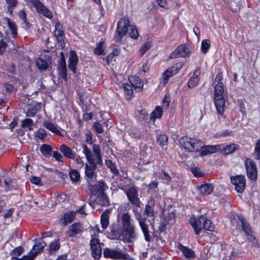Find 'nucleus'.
I'll return each instance as SVG.
<instances>
[{
  "label": "nucleus",
  "instance_id": "13",
  "mask_svg": "<svg viewBox=\"0 0 260 260\" xmlns=\"http://www.w3.org/2000/svg\"><path fill=\"white\" fill-rule=\"evenodd\" d=\"M92 255L94 258H99L102 254V248L99 240L97 238H92L90 243Z\"/></svg>",
  "mask_w": 260,
  "mask_h": 260
},
{
  "label": "nucleus",
  "instance_id": "19",
  "mask_svg": "<svg viewBox=\"0 0 260 260\" xmlns=\"http://www.w3.org/2000/svg\"><path fill=\"white\" fill-rule=\"evenodd\" d=\"M43 126L47 129L49 130L52 133H54L58 136H63L62 133L61 128L59 127L56 124L53 123L49 121H45L43 122Z\"/></svg>",
  "mask_w": 260,
  "mask_h": 260
},
{
  "label": "nucleus",
  "instance_id": "41",
  "mask_svg": "<svg viewBox=\"0 0 260 260\" xmlns=\"http://www.w3.org/2000/svg\"><path fill=\"white\" fill-rule=\"evenodd\" d=\"M94 53L98 55L105 54V46L103 42L97 44L94 50Z\"/></svg>",
  "mask_w": 260,
  "mask_h": 260
},
{
  "label": "nucleus",
  "instance_id": "32",
  "mask_svg": "<svg viewBox=\"0 0 260 260\" xmlns=\"http://www.w3.org/2000/svg\"><path fill=\"white\" fill-rule=\"evenodd\" d=\"M139 225L144 235L145 240L146 241L150 242L151 241V236L150 235V231L148 230V225L147 224L146 222H144Z\"/></svg>",
  "mask_w": 260,
  "mask_h": 260
},
{
  "label": "nucleus",
  "instance_id": "43",
  "mask_svg": "<svg viewBox=\"0 0 260 260\" xmlns=\"http://www.w3.org/2000/svg\"><path fill=\"white\" fill-rule=\"evenodd\" d=\"M89 188L90 190L92 191H99L100 192H103L106 189L108 188L107 185L106 184V183L104 181H99L98 183V184L95 185V189H92V187Z\"/></svg>",
  "mask_w": 260,
  "mask_h": 260
},
{
  "label": "nucleus",
  "instance_id": "22",
  "mask_svg": "<svg viewBox=\"0 0 260 260\" xmlns=\"http://www.w3.org/2000/svg\"><path fill=\"white\" fill-rule=\"evenodd\" d=\"M50 63L49 58H47V60L46 57L45 59L38 58L36 60V64L40 71L46 70L48 68Z\"/></svg>",
  "mask_w": 260,
  "mask_h": 260
},
{
  "label": "nucleus",
  "instance_id": "60",
  "mask_svg": "<svg viewBox=\"0 0 260 260\" xmlns=\"http://www.w3.org/2000/svg\"><path fill=\"white\" fill-rule=\"evenodd\" d=\"M37 112V110L35 107L29 108L26 112V116L27 117H34Z\"/></svg>",
  "mask_w": 260,
  "mask_h": 260
},
{
  "label": "nucleus",
  "instance_id": "23",
  "mask_svg": "<svg viewBox=\"0 0 260 260\" xmlns=\"http://www.w3.org/2000/svg\"><path fill=\"white\" fill-rule=\"evenodd\" d=\"M55 27L54 36L56 37L58 42L61 43L63 42L64 38L62 26L59 22H57L55 24Z\"/></svg>",
  "mask_w": 260,
  "mask_h": 260
},
{
  "label": "nucleus",
  "instance_id": "28",
  "mask_svg": "<svg viewBox=\"0 0 260 260\" xmlns=\"http://www.w3.org/2000/svg\"><path fill=\"white\" fill-rule=\"evenodd\" d=\"M94 204L95 207V205L106 206L108 205V200L105 194H100L96 197L94 201Z\"/></svg>",
  "mask_w": 260,
  "mask_h": 260
},
{
  "label": "nucleus",
  "instance_id": "14",
  "mask_svg": "<svg viewBox=\"0 0 260 260\" xmlns=\"http://www.w3.org/2000/svg\"><path fill=\"white\" fill-rule=\"evenodd\" d=\"M203 222L204 220V216H200L198 219L195 217H191L190 219L189 222L194 229V232L197 235L200 234L203 229Z\"/></svg>",
  "mask_w": 260,
  "mask_h": 260
},
{
  "label": "nucleus",
  "instance_id": "64",
  "mask_svg": "<svg viewBox=\"0 0 260 260\" xmlns=\"http://www.w3.org/2000/svg\"><path fill=\"white\" fill-rule=\"evenodd\" d=\"M161 179L165 180L167 181H170L171 180V177L170 176L169 174L165 171H162L161 175Z\"/></svg>",
  "mask_w": 260,
  "mask_h": 260
},
{
  "label": "nucleus",
  "instance_id": "17",
  "mask_svg": "<svg viewBox=\"0 0 260 260\" xmlns=\"http://www.w3.org/2000/svg\"><path fill=\"white\" fill-rule=\"evenodd\" d=\"M214 104L218 113L223 115L225 107V99L224 96L214 97Z\"/></svg>",
  "mask_w": 260,
  "mask_h": 260
},
{
  "label": "nucleus",
  "instance_id": "46",
  "mask_svg": "<svg viewBox=\"0 0 260 260\" xmlns=\"http://www.w3.org/2000/svg\"><path fill=\"white\" fill-rule=\"evenodd\" d=\"M205 222H203V228L205 230L212 231L214 229V226L211 221L204 216Z\"/></svg>",
  "mask_w": 260,
  "mask_h": 260
},
{
  "label": "nucleus",
  "instance_id": "53",
  "mask_svg": "<svg viewBox=\"0 0 260 260\" xmlns=\"http://www.w3.org/2000/svg\"><path fill=\"white\" fill-rule=\"evenodd\" d=\"M151 45L148 42L144 43L140 49V55H143L145 52L150 48Z\"/></svg>",
  "mask_w": 260,
  "mask_h": 260
},
{
  "label": "nucleus",
  "instance_id": "42",
  "mask_svg": "<svg viewBox=\"0 0 260 260\" xmlns=\"http://www.w3.org/2000/svg\"><path fill=\"white\" fill-rule=\"evenodd\" d=\"M75 212H71L64 214L63 216L64 223L67 224L69 223L72 222L74 220L75 218Z\"/></svg>",
  "mask_w": 260,
  "mask_h": 260
},
{
  "label": "nucleus",
  "instance_id": "40",
  "mask_svg": "<svg viewBox=\"0 0 260 260\" xmlns=\"http://www.w3.org/2000/svg\"><path fill=\"white\" fill-rule=\"evenodd\" d=\"M239 148V145L235 144H231L230 145H226L224 148V153L226 154H229L233 153Z\"/></svg>",
  "mask_w": 260,
  "mask_h": 260
},
{
  "label": "nucleus",
  "instance_id": "24",
  "mask_svg": "<svg viewBox=\"0 0 260 260\" xmlns=\"http://www.w3.org/2000/svg\"><path fill=\"white\" fill-rule=\"evenodd\" d=\"M110 212V209H106L101 216V222L104 230L106 229L108 226L109 223V214Z\"/></svg>",
  "mask_w": 260,
  "mask_h": 260
},
{
  "label": "nucleus",
  "instance_id": "48",
  "mask_svg": "<svg viewBox=\"0 0 260 260\" xmlns=\"http://www.w3.org/2000/svg\"><path fill=\"white\" fill-rule=\"evenodd\" d=\"M4 187L6 191L11 190L12 189L14 188V182L10 178H7L4 181Z\"/></svg>",
  "mask_w": 260,
  "mask_h": 260
},
{
  "label": "nucleus",
  "instance_id": "6",
  "mask_svg": "<svg viewBox=\"0 0 260 260\" xmlns=\"http://www.w3.org/2000/svg\"><path fill=\"white\" fill-rule=\"evenodd\" d=\"M155 206V202L153 200H150L148 204L145 206L144 214L149 218L148 221L152 228H153L154 223V218L156 216L157 212L154 211V207Z\"/></svg>",
  "mask_w": 260,
  "mask_h": 260
},
{
  "label": "nucleus",
  "instance_id": "3",
  "mask_svg": "<svg viewBox=\"0 0 260 260\" xmlns=\"http://www.w3.org/2000/svg\"><path fill=\"white\" fill-rule=\"evenodd\" d=\"M128 32L131 38L137 39L139 32L135 26L130 24L129 19L124 17L119 19L117 22V27L114 36L115 42H120L122 37Z\"/></svg>",
  "mask_w": 260,
  "mask_h": 260
},
{
  "label": "nucleus",
  "instance_id": "45",
  "mask_svg": "<svg viewBox=\"0 0 260 260\" xmlns=\"http://www.w3.org/2000/svg\"><path fill=\"white\" fill-rule=\"evenodd\" d=\"M210 47V41L208 39H205L202 41L201 51L203 53H206Z\"/></svg>",
  "mask_w": 260,
  "mask_h": 260
},
{
  "label": "nucleus",
  "instance_id": "1",
  "mask_svg": "<svg viewBox=\"0 0 260 260\" xmlns=\"http://www.w3.org/2000/svg\"><path fill=\"white\" fill-rule=\"evenodd\" d=\"M121 226L113 223L110 226L109 235L112 239L123 240L130 243L135 238L134 226L131 223V216L128 213H123L121 217Z\"/></svg>",
  "mask_w": 260,
  "mask_h": 260
},
{
  "label": "nucleus",
  "instance_id": "37",
  "mask_svg": "<svg viewBox=\"0 0 260 260\" xmlns=\"http://www.w3.org/2000/svg\"><path fill=\"white\" fill-rule=\"evenodd\" d=\"M40 150L44 156L49 157L51 155L52 148L49 145L43 144L40 147Z\"/></svg>",
  "mask_w": 260,
  "mask_h": 260
},
{
  "label": "nucleus",
  "instance_id": "51",
  "mask_svg": "<svg viewBox=\"0 0 260 260\" xmlns=\"http://www.w3.org/2000/svg\"><path fill=\"white\" fill-rule=\"evenodd\" d=\"M254 154L255 155V159L257 160L260 159V140H258L255 144L254 148Z\"/></svg>",
  "mask_w": 260,
  "mask_h": 260
},
{
  "label": "nucleus",
  "instance_id": "44",
  "mask_svg": "<svg viewBox=\"0 0 260 260\" xmlns=\"http://www.w3.org/2000/svg\"><path fill=\"white\" fill-rule=\"evenodd\" d=\"M35 137L40 140H43L46 137V131L43 128H39L35 132Z\"/></svg>",
  "mask_w": 260,
  "mask_h": 260
},
{
  "label": "nucleus",
  "instance_id": "21",
  "mask_svg": "<svg viewBox=\"0 0 260 260\" xmlns=\"http://www.w3.org/2000/svg\"><path fill=\"white\" fill-rule=\"evenodd\" d=\"M60 151L66 156L69 159H75V154L72 150V149L65 144H62L59 148Z\"/></svg>",
  "mask_w": 260,
  "mask_h": 260
},
{
  "label": "nucleus",
  "instance_id": "27",
  "mask_svg": "<svg viewBox=\"0 0 260 260\" xmlns=\"http://www.w3.org/2000/svg\"><path fill=\"white\" fill-rule=\"evenodd\" d=\"M214 186L211 184H204L198 187V190L203 195L210 194L213 190Z\"/></svg>",
  "mask_w": 260,
  "mask_h": 260
},
{
  "label": "nucleus",
  "instance_id": "33",
  "mask_svg": "<svg viewBox=\"0 0 260 260\" xmlns=\"http://www.w3.org/2000/svg\"><path fill=\"white\" fill-rule=\"evenodd\" d=\"M200 74L199 70H196L193 75L190 78L188 82V86L189 88H193L196 86L199 82L198 75Z\"/></svg>",
  "mask_w": 260,
  "mask_h": 260
},
{
  "label": "nucleus",
  "instance_id": "16",
  "mask_svg": "<svg viewBox=\"0 0 260 260\" xmlns=\"http://www.w3.org/2000/svg\"><path fill=\"white\" fill-rule=\"evenodd\" d=\"M83 227L80 223H74L70 225L67 232V235L72 237L82 232Z\"/></svg>",
  "mask_w": 260,
  "mask_h": 260
},
{
  "label": "nucleus",
  "instance_id": "39",
  "mask_svg": "<svg viewBox=\"0 0 260 260\" xmlns=\"http://www.w3.org/2000/svg\"><path fill=\"white\" fill-rule=\"evenodd\" d=\"M69 176L71 180L73 183L78 182L80 178L79 172L76 170H72L70 171Z\"/></svg>",
  "mask_w": 260,
  "mask_h": 260
},
{
  "label": "nucleus",
  "instance_id": "57",
  "mask_svg": "<svg viewBox=\"0 0 260 260\" xmlns=\"http://www.w3.org/2000/svg\"><path fill=\"white\" fill-rule=\"evenodd\" d=\"M170 103V98L169 96L166 95L164 97V100L162 102V107L161 108H162V109H167L169 106Z\"/></svg>",
  "mask_w": 260,
  "mask_h": 260
},
{
  "label": "nucleus",
  "instance_id": "36",
  "mask_svg": "<svg viewBox=\"0 0 260 260\" xmlns=\"http://www.w3.org/2000/svg\"><path fill=\"white\" fill-rule=\"evenodd\" d=\"M8 26L11 30L12 37L16 38L17 36V26L14 21H11L10 19L7 18Z\"/></svg>",
  "mask_w": 260,
  "mask_h": 260
},
{
  "label": "nucleus",
  "instance_id": "49",
  "mask_svg": "<svg viewBox=\"0 0 260 260\" xmlns=\"http://www.w3.org/2000/svg\"><path fill=\"white\" fill-rule=\"evenodd\" d=\"M36 256V253L35 254L30 253V252L26 255H23L21 258H17L15 257L16 260H34V259ZM14 258V257H12V259Z\"/></svg>",
  "mask_w": 260,
  "mask_h": 260
},
{
  "label": "nucleus",
  "instance_id": "29",
  "mask_svg": "<svg viewBox=\"0 0 260 260\" xmlns=\"http://www.w3.org/2000/svg\"><path fill=\"white\" fill-rule=\"evenodd\" d=\"M224 96L223 84L218 82L214 85V97Z\"/></svg>",
  "mask_w": 260,
  "mask_h": 260
},
{
  "label": "nucleus",
  "instance_id": "10",
  "mask_svg": "<svg viewBox=\"0 0 260 260\" xmlns=\"http://www.w3.org/2000/svg\"><path fill=\"white\" fill-rule=\"evenodd\" d=\"M183 63L181 62H178L176 63L172 67L168 69L166 71L162 74V80L164 84H166L168 82L169 78L174 75L176 74L182 68Z\"/></svg>",
  "mask_w": 260,
  "mask_h": 260
},
{
  "label": "nucleus",
  "instance_id": "59",
  "mask_svg": "<svg viewBox=\"0 0 260 260\" xmlns=\"http://www.w3.org/2000/svg\"><path fill=\"white\" fill-rule=\"evenodd\" d=\"M23 251V249L21 247L15 248L12 251L11 254L14 256H19L21 255Z\"/></svg>",
  "mask_w": 260,
  "mask_h": 260
},
{
  "label": "nucleus",
  "instance_id": "2",
  "mask_svg": "<svg viewBox=\"0 0 260 260\" xmlns=\"http://www.w3.org/2000/svg\"><path fill=\"white\" fill-rule=\"evenodd\" d=\"M82 148L83 153L90 165V166L87 164L85 165V175L87 177L89 185L90 186H94L93 183L96 181V175L93 170L96 167V164H102L101 149L99 145L95 144L92 146L93 153L85 144L82 145Z\"/></svg>",
  "mask_w": 260,
  "mask_h": 260
},
{
  "label": "nucleus",
  "instance_id": "7",
  "mask_svg": "<svg viewBox=\"0 0 260 260\" xmlns=\"http://www.w3.org/2000/svg\"><path fill=\"white\" fill-rule=\"evenodd\" d=\"M130 203L136 207H141V203L138 198V189L135 186L131 187L124 190Z\"/></svg>",
  "mask_w": 260,
  "mask_h": 260
},
{
  "label": "nucleus",
  "instance_id": "55",
  "mask_svg": "<svg viewBox=\"0 0 260 260\" xmlns=\"http://www.w3.org/2000/svg\"><path fill=\"white\" fill-rule=\"evenodd\" d=\"M175 214L173 212H170L168 214L167 217L165 219V222L168 224L172 223L174 221Z\"/></svg>",
  "mask_w": 260,
  "mask_h": 260
},
{
  "label": "nucleus",
  "instance_id": "8",
  "mask_svg": "<svg viewBox=\"0 0 260 260\" xmlns=\"http://www.w3.org/2000/svg\"><path fill=\"white\" fill-rule=\"evenodd\" d=\"M247 177L251 180L255 181L257 178V170L254 161L247 158L245 161Z\"/></svg>",
  "mask_w": 260,
  "mask_h": 260
},
{
  "label": "nucleus",
  "instance_id": "35",
  "mask_svg": "<svg viewBox=\"0 0 260 260\" xmlns=\"http://www.w3.org/2000/svg\"><path fill=\"white\" fill-rule=\"evenodd\" d=\"M180 249L186 258H190L194 257V252L191 249L181 245Z\"/></svg>",
  "mask_w": 260,
  "mask_h": 260
},
{
  "label": "nucleus",
  "instance_id": "12",
  "mask_svg": "<svg viewBox=\"0 0 260 260\" xmlns=\"http://www.w3.org/2000/svg\"><path fill=\"white\" fill-rule=\"evenodd\" d=\"M231 180L237 192L242 193L244 191L245 186V179L243 176H232L231 177Z\"/></svg>",
  "mask_w": 260,
  "mask_h": 260
},
{
  "label": "nucleus",
  "instance_id": "61",
  "mask_svg": "<svg viewBox=\"0 0 260 260\" xmlns=\"http://www.w3.org/2000/svg\"><path fill=\"white\" fill-rule=\"evenodd\" d=\"M158 184V183L157 181H152L148 185V192H149L151 190H155L156 188H157Z\"/></svg>",
  "mask_w": 260,
  "mask_h": 260
},
{
  "label": "nucleus",
  "instance_id": "25",
  "mask_svg": "<svg viewBox=\"0 0 260 260\" xmlns=\"http://www.w3.org/2000/svg\"><path fill=\"white\" fill-rule=\"evenodd\" d=\"M129 82L133 87L139 91L142 90L143 83L138 77H132L129 79Z\"/></svg>",
  "mask_w": 260,
  "mask_h": 260
},
{
  "label": "nucleus",
  "instance_id": "20",
  "mask_svg": "<svg viewBox=\"0 0 260 260\" xmlns=\"http://www.w3.org/2000/svg\"><path fill=\"white\" fill-rule=\"evenodd\" d=\"M78 61V56L75 51H72L70 54L69 59V68L73 71L76 73V65Z\"/></svg>",
  "mask_w": 260,
  "mask_h": 260
},
{
  "label": "nucleus",
  "instance_id": "31",
  "mask_svg": "<svg viewBox=\"0 0 260 260\" xmlns=\"http://www.w3.org/2000/svg\"><path fill=\"white\" fill-rule=\"evenodd\" d=\"M58 70L60 76L64 79H67V66L64 59L60 62Z\"/></svg>",
  "mask_w": 260,
  "mask_h": 260
},
{
  "label": "nucleus",
  "instance_id": "63",
  "mask_svg": "<svg viewBox=\"0 0 260 260\" xmlns=\"http://www.w3.org/2000/svg\"><path fill=\"white\" fill-rule=\"evenodd\" d=\"M93 127L94 129L96 131V132L99 134H101L103 132V127L102 125L99 123L95 122L93 124Z\"/></svg>",
  "mask_w": 260,
  "mask_h": 260
},
{
  "label": "nucleus",
  "instance_id": "18",
  "mask_svg": "<svg viewBox=\"0 0 260 260\" xmlns=\"http://www.w3.org/2000/svg\"><path fill=\"white\" fill-rule=\"evenodd\" d=\"M239 219L241 224L243 231L249 236V239H254V237L252 235V231L249 224L247 222L245 219L242 216H239Z\"/></svg>",
  "mask_w": 260,
  "mask_h": 260
},
{
  "label": "nucleus",
  "instance_id": "15",
  "mask_svg": "<svg viewBox=\"0 0 260 260\" xmlns=\"http://www.w3.org/2000/svg\"><path fill=\"white\" fill-rule=\"evenodd\" d=\"M220 145H209L204 146V145L200 148V154L202 156H206L215 153L221 149Z\"/></svg>",
  "mask_w": 260,
  "mask_h": 260
},
{
  "label": "nucleus",
  "instance_id": "50",
  "mask_svg": "<svg viewBox=\"0 0 260 260\" xmlns=\"http://www.w3.org/2000/svg\"><path fill=\"white\" fill-rule=\"evenodd\" d=\"M107 166L110 169L111 171L114 174H118V171L116 168L115 165L111 160H107L106 161Z\"/></svg>",
  "mask_w": 260,
  "mask_h": 260
},
{
  "label": "nucleus",
  "instance_id": "52",
  "mask_svg": "<svg viewBox=\"0 0 260 260\" xmlns=\"http://www.w3.org/2000/svg\"><path fill=\"white\" fill-rule=\"evenodd\" d=\"M123 89L125 92V93L128 96H131L132 94L133 93V89H132V86L127 84V83H124L123 84Z\"/></svg>",
  "mask_w": 260,
  "mask_h": 260
},
{
  "label": "nucleus",
  "instance_id": "62",
  "mask_svg": "<svg viewBox=\"0 0 260 260\" xmlns=\"http://www.w3.org/2000/svg\"><path fill=\"white\" fill-rule=\"evenodd\" d=\"M53 157L58 161L63 162V156L61 153L57 151H54L53 152Z\"/></svg>",
  "mask_w": 260,
  "mask_h": 260
},
{
  "label": "nucleus",
  "instance_id": "58",
  "mask_svg": "<svg viewBox=\"0 0 260 260\" xmlns=\"http://www.w3.org/2000/svg\"><path fill=\"white\" fill-rule=\"evenodd\" d=\"M30 181L32 184L39 186L42 185L41 178L39 177L33 176L30 179Z\"/></svg>",
  "mask_w": 260,
  "mask_h": 260
},
{
  "label": "nucleus",
  "instance_id": "54",
  "mask_svg": "<svg viewBox=\"0 0 260 260\" xmlns=\"http://www.w3.org/2000/svg\"><path fill=\"white\" fill-rule=\"evenodd\" d=\"M60 248V244L58 241H54L51 243L49 250L50 251H56Z\"/></svg>",
  "mask_w": 260,
  "mask_h": 260
},
{
  "label": "nucleus",
  "instance_id": "9",
  "mask_svg": "<svg viewBox=\"0 0 260 260\" xmlns=\"http://www.w3.org/2000/svg\"><path fill=\"white\" fill-rule=\"evenodd\" d=\"M190 54V50L185 44H182L179 46L170 55V58L174 59L179 57H185Z\"/></svg>",
  "mask_w": 260,
  "mask_h": 260
},
{
  "label": "nucleus",
  "instance_id": "38",
  "mask_svg": "<svg viewBox=\"0 0 260 260\" xmlns=\"http://www.w3.org/2000/svg\"><path fill=\"white\" fill-rule=\"evenodd\" d=\"M138 207L134 206L133 211L134 212L136 219L138 220L139 224L140 225L144 222H146V218L145 217L143 218L142 217L141 213L138 211Z\"/></svg>",
  "mask_w": 260,
  "mask_h": 260
},
{
  "label": "nucleus",
  "instance_id": "47",
  "mask_svg": "<svg viewBox=\"0 0 260 260\" xmlns=\"http://www.w3.org/2000/svg\"><path fill=\"white\" fill-rule=\"evenodd\" d=\"M33 124V121L31 119H25L22 121L21 126L23 128L27 127L28 130H32V125Z\"/></svg>",
  "mask_w": 260,
  "mask_h": 260
},
{
  "label": "nucleus",
  "instance_id": "30",
  "mask_svg": "<svg viewBox=\"0 0 260 260\" xmlns=\"http://www.w3.org/2000/svg\"><path fill=\"white\" fill-rule=\"evenodd\" d=\"M46 243L44 241L37 242L34 245L33 247L30 251V253L35 254L36 253V256L40 252L45 246Z\"/></svg>",
  "mask_w": 260,
  "mask_h": 260
},
{
  "label": "nucleus",
  "instance_id": "4",
  "mask_svg": "<svg viewBox=\"0 0 260 260\" xmlns=\"http://www.w3.org/2000/svg\"><path fill=\"white\" fill-rule=\"evenodd\" d=\"M182 147L188 152L199 151L203 145V142L199 139L183 137L179 140Z\"/></svg>",
  "mask_w": 260,
  "mask_h": 260
},
{
  "label": "nucleus",
  "instance_id": "56",
  "mask_svg": "<svg viewBox=\"0 0 260 260\" xmlns=\"http://www.w3.org/2000/svg\"><path fill=\"white\" fill-rule=\"evenodd\" d=\"M191 170L194 176L197 177H201L204 175V174L201 172V170L197 167L191 168Z\"/></svg>",
  "mask_w": 260,
  "mask_h": 260
},
{
  "label": "nucleus",
  "instance_id": "11",
  "mask_svg": "<svg viewBox=\"0 0 260 260\" xmlns=\"http://www.w3.org/2000/svg\"><path fill=\"white\" fill-rule=\"evenodd\" d=\"M29 2L36 8L37 11L48 18L53 16L51 12L46 8L39 0H29Z\"/></svg>",
  "mask_w": 260,
  "mask_h": 260
},
{
  "label": "nucleus",
  "instance_id": "26",
  "mask_svg": "<svg viewBox=\"0 0 260 260\" xmlns=\"http://www.w3.org/2000/svg\"><path fill=\"white\" fill-rule=\"evenodd\" d=\"M162 113V108L160 106H156L154 110L150 114V121L154 122L156 119H159L161 117Z\"/></svg>",
  "mask_w": 260,
  "mask_h": 260
},
{
  "label": "nucleus",
  "instance_id": "5",
  "mask_svg": "<svg viewBox=\"0 0 260 260\" xmlns=\"http://www.w3.org/2000/svg\"><path fill=\"white\" fill-rule=\"evenodd\" d=\"M103 255L106 258L112 259L123 260L128 258V254L127 253L109 248H106L104 249Z\"/></svg>",
  "mask_w": 260,
  "mask_h": 260
},
{
  "label": "nucleus",
  "instance_id": "34",
  "mask_svg": "<svg viewBox=\"0 0 260 260\" xmlns=\"http://www.w3.org/2000/svg\"><path fill=\"white\" fill-rule=\"evenodd\" d=\"M168 142V137L165 134H160L157 138V144L162 147L167 149Z\"/></svg>",
  "mask_w": 260,
  "mask_h": 260
}]
</instances>
